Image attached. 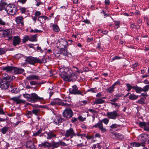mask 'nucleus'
<instances>
[{"label": "nucleus", "mask_w": 149, "mask_h": 149, "mask_svg": "<svg viewBox=\"0 0 149 149\" xmlns=\"http://www.w3.org/2000/svg\"><path fill=\"white\" fill-rule=\"evenodd\" d=\"M96 88H91L87 91V92H91L92 93H96Z\"/></svg>", "instance_id": "nucleus-49"}, {"label": "nucleus", "mask_w": 149, "mask_h": 149, "mask_svg": "<svg viewBox=\"0 0 149 149\" xmlns=\"http://www.w3.org/2000/svg\"><path fill=\"white\" fill-rule=\"evenodd\" d=\"M9 128L8 127H4L1 129L0 131L3 134H5L8 132Z\"/></svg>", "instance_id": "nucleus-33"}, {"label": "nucleus", "mask_w": 149, "mask_h": 149, "mask_svg": "<svg viewBox=\"0 0 149 149\" xmlns=\"http://www.w3.org/2000/svg\"><path fill=\"white\" fill-rule=\"evenodd\" d=\"M6 11L8 14L14 15L18 11L17 7L14 4L7 5L6 8Z\"/></svg>", "instance_id": "nucleus-5"}, {"label": "nucleus", "mask_w": 149, "mask_h": 149, "mask_svg": "<svg viewBox=\"0 0 149 149\" xmlns=\"http://www.w3.org/2000/svg\"><path fill=\"white\" fill-rule=\"evenodd\" d=\"M12 30L10 29L4 30L2 32V35L3 37H8L9 40L12 39Z\"/></svg>", "instance_id": "nucleus-10"}, {"label": "nucleus", "mask_w": 149, "mask_h": 149, "mask_svg": "<svg viewBox=\"0 0 149 149\" xmlns=\"http://www.w3.org/2000/svg\"><path fill=\"white\" fill-rule=\"evenodd\" d=\"M60 72L62 74H60V76L63 80L65 81H70L72 79V77H76L77 74L73 73L72 70L70 68L65 67L64 66L61 67L59 69Z\"/></svg>", "instance_id": "nucleus-1"}, {"label": "nucleus", "mask_w": 149, "mask_h": 149, "mask_svg": "<svg viewBox=\"0 0 149 149\" xmlns=\"http://www.w3.org/2000/svg\"><path fill=\"white\" fill-rule=\"evenodd\" d=\"M142 91L146 93L148 91L149 89V84L147 85L144 86L143 88H142Z\"/></svg>", "instance_id": "nucleus-39"}, {"label": "nucleus", "mask_w": 149, "mask_h": 149, "mask_svg": "<svg viewBox=\"0 0 149 149\" xmlns=\"http://www.w3.org/2000/svg\"><path fill=\"white\" fill-rule=\"evenodd\" d=\"M42 131V128H40V129L38 130L37 132L33 134V135L34 136L39 135V134L41 133Z\"/></svg>", "instance_id": "nucleus-43"}, {"label": "nucleus", "mask_w": 149, "mask_h": 149, "mask_svg": "<svg viewBox=\"0 0 149 149\" xmlns=\"http://www.w3.org/2000/svg\"><path fill=\"white\" fill-rule=\"evenodd\" d=\"M23 17H17L15 18V21L17 24H21L22 26L24 25Z\"/></svg>", "instance_id": "nucleus-20"}, {"label": "nucleus", "mask_w": 149, "mask_h": 149, "mask_svg": "<svg viewBox=\"0 0 149 149\" xmlns=\"http://www.w3.org/2000/svg\"><path fill=\"white\" fill-rule=\"evenodd\" d=\"M118 100V97H116L115 98H114L113 99H112L110 101L113 102H115L117 101Z\"/></svg>", "instance_id": "nucleus-62"}, {"label": "nucleus", "mask_w": 149, "mask_h": 149, "mask_svg": "<svg viewBox=\"0 0 149 149\" xmlns=\"http://www.w3.org/2000/svg\"><path fill=\"white\" fill-rule=\"evenodd\" d=\"M28 63L34 65L36 63H42L44 62V59L43 58L39 59V58L34 57L32 56L27 57L25 60Z\"/></svg>", "instance_id": "nucleus-4"}, {"label": "nucleus", "mask_w": 149, "mask_h": 149, "mask_svg": "<svg viewBox=\"0 0 149 149\" xmlns=\"http://www.w3.org/2000/svg\"><path fill=\"white\" fill-rule=\"evenodd\" d=\"M26 9L24 8L23 7L20 9L21 12L23 13H24L25 12Z\"/></svg>", "instance_id": "nucleus-63"}, {"label": "nucleus", "mask_w": 149, "mask_h": 149, "mask_svg": "<svg viewBox=\"0 0 149 149\" xmlns=\"http://www.w3.org/2000/svg\"><path fill=\"white\" fill-rule=\"evenodd\" d=\"M26 79L29 80L36 79L37 80L39 79V77L38 76L30 75L26 77Z\"/></svg>", "instance_id": "nucleus-28"}, {"label": "nucleus", "mask_w": 149, "mask_h": 149, "mask_svg": "<svg viewBox=\"0 0 149 149\" xmlns=\"http://www.w3.org/2000/svg\"><path fill=\"white\" fill-rule=\"evenodd\" d=\"M146 123L145 122H140L139 123V125L141 127H145V125H146Z\"/></svg>", "instance_id": "nucleus-55"}, {"label": "nucleus", "mask_w": 149, "mask_h": 149, "mask_svg": "<svg viewBox=\"0 0 149 149\" xmlns=\"http://www.w3.org/2000/svg\"><path fill=\"white\" fill-rule=\"evenodd\" d=\"M63 116L66 119H70L73 116L72 110L70 108L67 107L63 112Z\"/></svg>", "instance_id": "nucleus-6"}, {"label": "nucleus", "mask_w": 149, "mask_h": 149, "mask_svg": "<svg viewBox=\"0 0 149 149\" xmlns=\"http://www.w3.org/2000/svg\"><path fill=\"white\" fill-rule=\"evenodd\" d=\"M130 145L132 147H138L140 146H144V145L143 143L133 142L131 143Z\"/></svg>", "instance_id": "nucleus-25"}, {"label": "nucleus", "mask_w": 149, "mask_h": 149, "mask_svg": "<svg viewBox=\"0 0 149 149\" xmlns=\"http://www.w3.org/2000/svg\"><path fill=\"white\" fill-rule=\"evenodd\" d=\"M51 143H49V142L46 141L45 142L39 145V146L41 147L44 146L45 147H46L48 148H49L51 147Z\"/></svg>", "instance_id": "nucleus-27"}, {"label": "nucleus", "mask_w": 149, "mask_h": 149, "mask_svg": "<svg viewBox=\"0 0 149 149\" xmlns=\"http://www.w3.org/2000/svg\"><path fill=\"white\" fill-rule=\"evenodd\" d=\"M76 135V134L74 132L73 129L71 128L66 130L64 133V136L65 137H70V138H72L74 136Z\"/></svg>", "instance_id": "nucleus-9"}, {"label": "nucleus", "mask_w": 149, "mask_h": 149, "mask_svg": "<svg viewBox=\"0 0 149 149\" xmlns=\"http://www.w3.org/2000/svg\"><path fill=\"white\" fill-rule=\"evenodd\" d=\"M107 116L108 118L115 120L117 117L118 116V114L116 111H114L113 112L107 113Z\"/></svg>", "instance_id": "nucleus-14"}, {"label": "nucleus", "mask_w": 149, "mask_h": 149, "mask_svg": "<svg viewBox=\"0 0 149 149\" xmlns=\"http://www.w3.org/2000/svg\"><path fill=\"white\" fill-rule=\"evenodd\" d=\"M120 23L119 21H116L114 22L115 28L116 29H118L119 27Z\"/></svg>", "instance_id": "nucleus-41"}, {"label": "nucleus", "mask_w": 149, "mask_h": 149, "mask_svg": "<svg viewBox=\"0 0 149 149\" xmlns=\"http://www.w3.org/2000/svg\"><path fill=\"white\" fill-rule=\"evenodd\" d=\"M51 145V147H52V149L58 148L60 146L59 141L56 142L53 141H52Z\"/></svg>", "instance_id": "nucleus-23"}, {"label": "nucleus", "mask_w": 149, "mask_h": 149, "mask_svg": "<svg viewBox=\"0 0 149 149\" xmlns=\"http://www.w3.org/2000/svg\"><path fill=\"white\" fill-rule=\"evenodd\" d=\"M82 22H84L85 23H86V24H91V23L90 22V21L87 19H85V20L83 21Z\"/></svg>", "instance_id": "nucleus-64"}, {"label": "nucleus", "mask_w": 149, "mask_h": 149, "mask_svg": "<svg viewBox=\"0 0 149 149\" xmlns=\"http://www.w3.org/2000/svg\"><path fill=\"white\" fill-rule=\"evenodd\" d=\"M40 19H43V21H43V23L45 22L46 19H49L48 17L46 16H39L38 20L40 22V23H42Z\"/></svg>", "instance_id": "nucleus-31"}, {"label": "nucleus", "mask_w": 149, "mask_h": 149, "mask_svg": "<svg viewBox=\"0 0 149 149\" xmlns=\"http://www.w3.org/2000/svg\"><path fill=\"white\" fill-rule=\"evenodd\" d=\"M17 88H13L11 90V92L13 93H17Z\"/></svg>", "instance_id": "nucleus-58"}, {"label": "nucleus", "mask_w": 149, "mask_h": 149, "mask_svg": "<svg viewBox=\"0 0 149 149\" xmlns=\"http://www.w3.org/2000/svg\"><path fill=\"white\" fill-rule=\"evenodd\" d=\"M115 87L112 85L108 88L106 90L107 92L111 93L114 91Z\"/></svg>", "instance_id": "nucleus-34"}, {"label": "nucleus", "mask_w": 149, "mask_h": 149, "mask_svg": "<svg viewBox=\"0 0 149 149\" xmlns=\"http://www.w3.org/2000/svg\"><path fill=\"white\" fill-rule=\"evenodd\" d=\"M29 40L32 42L36 41L37 35H34L31 36V37L29 38Z\"/></svg>", "instance_id": "nucleus-37"}, {"label": "nucleus", "mask_w": 149, "mask_h": 149, "mask_svg": "<svg viewBox=\"0 0 149 149\" xmlns=\"http://www.w3.org/2000/svg\"><path fill=\"white\" fill-rule=\"evenodd\" d=\"M53 30L55 32H58L60 29L58 26L56 25L53 24L52 26Z\"/></svg>", "instance_id": "nucleus-35"}, {"label": "nucleus", "mask_w": 149, "mask_h": 149, "mask_svg": "<svg viewBox=\"0 0 149 149\" xmlns=\"http://www.w3.org/2000/svg\"><path fill=\"white\" fill-rule=\"evenodd\" d=\"M121 58V57L116 56L114 57H113L112 59H111L112 61H113L119 59Z\"/></svg>", "instance_id": "nucleus-59"}, {"label": "nucleus", "mask_w": 149, "mask_h": 149, "mask_svg": "<svg viewBox=\"0 0 149 149\" xmlns=\"http://www.w3.org/2000/svg\"><path fill=\"white\" fill-rule=\"evenodd\" d=\"M11 100H13L14 102H15L17 104L25 102V101L20 99L19 97H13L11 98Z\"/></svg>", "instance_id": "nucleus-19"}, {"label": "nucleus", "mask_w": 149, "mask_h": 149, "mask_svg": "<svg viewBox=\"0 0 149 149\" xmlns=\"http://www.w3.org/2000/svg\"><path fill=\"white\" fill-rule=\"evenodd\" d=\"M7 50L5 48H0V55H2L5 54Z\"/></svg>", "instance_id": "nucleus-38"}, {"label": "nucleus", "mask_w": 149, "mask_h": 149, "mask_svg": "<svg viewBox=\"0 0 149 149\" xmlns=\"http://www.w3.org/2000/svg\"><path fill=\"white\" fill-rule=\"evenodd\" d=\"M56 44L57 45V47L58 48H67L68 46V43L65 39L64 38H61L57 42Z\"/></svg>", "instance_id": "nucleus-7"}, {"label": "nucleus", "mask_w": 149, "mask_h": 149, "mask_svg": "<svg viewBox=\"0 0 149 149\" xmlns=\"http://www.w3.org/2000/svg\"><path fill=\"white\" fill-rule=\"evenodd\" d=\"M0 25L3 26L6 25V23L1 18H0Z\"/></svg>", "instance_id": "nucleus-48"}, {"label": "nucleus", "mask_w": 149, "mask_h": 149, "mask_svg": "<svg viewBox=\"0 0 149 149\" xmlns=\"http://www.w3.org/2000/svg\"><path fill=\"white\" fill-rule=\"evenodd\" d=\"M126 85L127 89V91H130L132 88L134 89V86H131L130 84L129 83L126 84Z\"/></svg>", "instance_id": "nucleus-36"}, {"label": "nucleus", "mask_w": 149, "mask_h": 149, "mask_svg": "<svg viewBox=\"0 0 149 149\" xmlns=\"http://www.w3.org/2000/svg\"><path fill=\"white\" fill-rule=\"evenodd\" d=\"M50 105L53 106L56 105L57 104H60V103L59 102L56 101L55 100H54L53 101L51 102L50 103Z\"/></svg>", "instance_id": "nucleus-47"}, {"label": "nucleus", "mask_w": 149, "mask_h": 149, "mask_svg": "<svg viewBox=\"0 0 149 149\" xmlns=\"http://www.w3.org/2000/svg\"><path fill=\"white\" fill-rule=\"evenodd\" d=\"M137 103L140 104H143L144 103V102L143 98H141L140 99L138 100Z\"/></svg>", "instance_id": "nucleus-54"}, {"label": "nucleus", "mask_w": 149, "mask_h": 149, "mask_svg": "<svg viewBox=\"0 0 149 149\" xmlns=\"http://www.w3.org/2000/svg\"><path fill=\"white\" fill-rule=\"evenodd\" d=\"M23 96L27 99V100L32 102H36L38 101L42 100L43 98L38 96L36 93H32L30 94H24Z\"/></svg>", "instance_id": "nucleus-3"}, {"label": "nucleus", "mask_w": 149, "mask_h": 149, "mask_svg": "<svg viewBox=\"0 0 149 149\" xmlns=\"http://www.w3.org/2000/svg\"><path fill=\"white\" fill-rule=\"evenodd\" d=\"M32 111H28L27 113L26 114V116L28 118H30L32 116Z\"/></svg>", "instance_id": "nucleus-46"}, {"label": "nucleus", "mask_w": 149, "mask_h": 149, "mask_svg": "<svg viewBox=\"0 0 149 149\" xmlns=\"http://www.w3.org/2000/svg\"><path fill=\"white\" fill-rule=\"evenodd\" d=\"M62 106H64L65 107H68L71 105V104L65 102H62L60 103V104Z\"/></svg>", "instance_id": "nucleus-45"}, {"label": "nucleus", "mask_w": 149, "mask_h": 149, "mask_svg": "<svg viewBox=\"0 0 149 149\" xmlns=\"http://www.w3.org/2000/svg\"><path fill=\"white\" fill-rule=\"evenodd\" d=\"M136 91V92L138 93H139L143 91L142 88L141 87H139L137 85L134 86V89Z\"/></svg>", "instance_id": "nucleus-32"}, {"label": "nucleus", "mask_w": 149, "mask_h": 149, "mask_svg": "<svg viewBox=\"0 0 149 149\" xmlns=\"http://www.w3.org/2000/svg\"><path fill=\"white\" fill-rule=\"evenodd\" d=\"M69 91L71 94L83 95L82 92L78 89L77 86L75 85L72 86V88L69 89Z\"/></svg>", "instance_id": "nucleus-12"}, {"label": "nucleus", "mask_w": 149, "mask_h": 149, "mask_svg": "<svg viewBox=\"0 0 149 149\" xmlns=\"http://www.w3.org/2000/svg\"><path fill=\"white\" fill-rule=\"evenodd\" d=\"M31 111L33 114L37 116L40 115V109L37 108L33 109Z\"/></svg>", "instance_id": "nucleus-26"}, {"label": "nucleus", "mask_w": 149, "mask_h": 149, "mask_svg": "<svg viewBox=\"0 0 149 149\" xmlns=\"http://www.w3.org/2000/svg\"><path fill=\"white\" fill-rule=\"evenodd\" d=\"M47 139L50 140L56 137L57 132L56 130L49 131V132H47Z\"/></svg>", "instance_id": "nucleus-11"}, {"label": "nucleus", "mask_w": 149, "mask_h": 149, "mask_svg": "<svg viewBox=\"0 0 149 149\" xmlns=\"http://www.w3.org/2000/svg\"><path fill=\"white\" fill-rule=\"evenodd\" d=\"M137 139L139 141L141 142V143H143L144 145L146 141L148 142L149 141V135L142 134L138 136Z\"/></svg>", "instance_id": "nucleus-8"}, {"label": "nucleus", "mask_w": 149, "mask_h": 149, "mask_svg": "<svg viewBox=\"0 0 149 149\" xmlns=\"http://www.w3.org/2000/svg\"><path fill=\"white\" fill-rule=\"evenodd\" d=\"M78 119L80 121H84L86 118H83L81 116H80L78 118Z\"/></svg>", "instance_id": "nucleus-56"}, {"label": "nucleus", "mask_w": 149, "mask_h": 149, "mask_svg": "<svg viewBox=\"0 0 149 149\" xmlns=\"http://www.w3.org/2000/svg\"><path fill=\"white\" fill-rule=\"evenodd\" d=\"M117 125L116 124H113L110 126L111 129H113L117 127Z\"/></svg>", "instance_id": "nucleus-61"}, {"label": "nucleus", "mask_w": 149, "mask_h": 149, "mask_svg": "<svg viewBox=\"0 0 149 149\" xmlns=\"http://www.w3.org/2000/svg\"><path fill=\"white\" fill-rule=\"evenodd\" d=\"M21 41V39L18 36H14L13 38V44L14 46H16L19 45Z\"/></svg>", "instance_id": "nucleus-16"}, {"label": "nucleus", "mask_w": 149, "mask_h": 149, "mask_svg": "<svg viewBox=\"0 0 149 149\" xmlns=\"http://www.w3.org/2000/svg\"><path fill=\"white\" fill-rule=\"evenodd\" d=\"M59 145L62 146H67V144H66L65 142H63L61 140H60L59 141Z\"/></svg>", "instance_id": "nucleus-51"}, {"label": "nucleus", "mask_w": 149, "mask_h": 149, "mask_svg": "<svg viewBox=\"0 0 149 149\" xmlns=\"http://www.w3.org/2000/svg\"><path fill=\"white\" fill-rule=\"evenodd\" d=\"M64 101L67 103H69L71 104V99L70 97H67L65 98L64 100Z\"/></svg>", "instance_id": "nucleus-53"}, {"label": "nucleus", "mask_w": 149, "mask_h": 149, "mask_svg": "<svg viewBox=\"0 0 149 149\" xmlns=\"http://www.w3.org/2000/svg\"><path fill=\"white\" fill-rule=\"evenodd\" d=\"M41 14L40 12L39 11H36L35 13V15L36 17H38L40 16Z\"/></svg>", "instance_id": "nucleus-60"}, {"label": "nucleus", "mask_w": 149, "mask_h": 149, "mask_svg": "<svg viewBox=\"0 0 149 149\" xmlns=\"http://www.w3.org/2000/svg\"><path fill=\"white\" fill-rule=\"evenodd\" d=\"M111 105H114V107H117L118 108L120 106V104H118L117 103H116L115 102H111Z\"/></svg>", "instance_id": "nucleus-50"}, {"label": "nucleus", "mask_w": 149, "mask_h": 149, "mask_svg": "<svg viewBox=\"0 0 149 149\" xmlns=\"http://www.w3.org/2000/svg\"><path fill=\"white\" fill-rule=\"evenodd\" d=\"M42 32V31L38 30L37 29H35L34 30L31 29L30 31V32L33 33H41Z\"/></svg>", "instance_id": "nucleus-44"}, {"label": "nucleus", "mask_w": 149, "mask_h": 149, "mask_svg": "<svg viewBox=\"0 0 149 149\" xmlns=\"http://www.w3.org/2000/svg\"><path fill=\"white\" fill-rule=\"evenodd\" d=\"M144 130L146 131L149 130V124L146 123V125L144 127Z\"/></svg>", "instance_id": "nucleus-52"}, {"label": "nucleus", "mask_w": 149, "mask_h": 149, "mask_svg": "<svg viewBox=\"0 0 149 149\" xmlns=\"http://www.w3.org/2000/svg\"><path fill=\"white\" fill-rule=\"evenodd\" d=\"M26 146L31 149H35L36 147L33 142L31 140L28 141L26 142Z\"/></svg>", "instance_id": "nucleus-18"}, {"label": "nucleus", "mask_w": 149, "mask_h": 149, "mask_svg": "<svg viewBox=\"0 0 149 149\" xmlns=\"http://www.w3.org/2000/svg\"><path fill=\"white\" fill-rule=\"evenodd\" d=\"M64 119L59 116H56L54 118V123L56 125L60 124L63 120Z\"/></svg>", "instance_id": "nucleus-17"}, {"label": "nucleus", "mask_w": 149, "mask_h": 149, "mask_svg": "<svg viewBox=\"0 0 149 149\" xmlns=\"http://www.w3.org/2000/svg\"><path fill=\"white\" fill-rule=\"evenodd\" d=\"M105 101L102 99L101 98H99L96 99L93 102V104H100L104 103Z\"/></svg>", "instance_id": "nucleus-21"}, {"label": "nucleus", "mask_w": 149, "mask_h": 149, "mask_svg": "<svg viewBox=\"0 0 149 149\" xmlns=\"http://www.w3.org/2000/svg\"><path fill=\"white\" fill-rule=\"evenodd\" d=\"M24 72V70L23 69L15 67H14V72L15 74H22Z\"/></svg>", "instance_id": "nucleus-24"}, {"label": "nucleus", "mask_w": 149, "mask_h": 149, "mask_svg": "<svg viewBox=\"0 0 149 149\" xmlns=\"http://www.w3.org/2000/svg\"><path fill=\"white\" fill-rule=\"evenodd\" d=\"M8 5L7 0H1L0 2V11L3 10H6V8Z\"/></svg>", "instance_id": "nucleus-15"}, {"label": "nucleus", "mask_w": 149, "mask_h": 149, "mask_svg": "<svg viewBox=\"0 0 149 149\" xmlns=\"http://www.w3.org/2000/svg\"><path fill=\"white\" fill-rule=\"evenodd\" d=\"M100 121H101L102 123L103 122L104 124L107 125L108 123L109 120L108 118H105L103 119Z\"/></svg>", "instance_id": "nucleus-42"}, {"label": "nucleus", "mask_w": 149, "mask_h": 149, "mask_svg": "<svg viewBox=\"0 0 149 149\" xmlns=\"http://www.w3.org/2000/svg\"><path fill=\"white\" fill-rule=\"evenodd\" d=\"M60 52L63 54V55L66 56H67L68 54L67 52V50L66 48H59Z\"/></svg>", "instance_id": "nucleus-30"}, {"label": "nucleus", "mask_w": 149, "mask_h": 149, "mask_svg": "<svg viewBox=\"0 0 149 149\" xmlns=\"http://www.w3.org/2000/svg\"><path fill=\"white\" fill-rule=\"evenodd\" d=\"M12 84L10 77L7 74H6L5 77L3 76V79H0V88L3 89H7L9 86L12 88L13 87Z\"/></svg>", "instance_id": "nucleus-2"}, {"label": "nucleus", "mask_w": 149, "mask_h": 149, "mask_svg": "<svg viewBox=\"0 0 149 149\" xmlns=\"http://www.w3.org/2000/svg\"><path fill=\"white\" fill-rule=\"evenodd\" d=\"M93 127L96 128L98 127L101 132L103 133H104L107 131L106 129L103 127V123L101 121L93 125Z\"/></svg>", "instance_id": "nucleus-13"}, {"label": "nucleus", "mask_w": 149, "mask_h": 149, "mask_svg": "<svg viewBox=\"0 0 149 149\" xmlns=\"http://www.w3.org/2000/svg\"><path fill=\"white\" fill-rule=\"evenodd\" d=\"M14 67L12 66H7L4 67L3 70H6L8 72H11L12 71L14 70Z\"/></svg>", "instance_id": "nucleus-22"}, {"label": "nucleus", "mask_w": 149, "mask_h": 149, "mask_svg": "<svg viewBox=\"0 0 149 149\" xmlns=\"http://www.w3.org/2000/svg\"><path fill=\"white\" fill-rule=\"evenodd\" d=\"M138 95H136L133 93H131L129 96V99L132 100H135L138 99Z\"/></svg>", "instance_id": "nucleus-29"}, {"label": "nucleus", "mask_w": 149, "mask_h": 149, "mask_svg": "<svg viewBox=\"0 0 149 149\" xmlns=\"http://www.w3.org/2000/svg\"><path fill=\"white\" fill-rule=\"evenodd\" d=\"M123 96V94L122 93H117L114 95V96L116 97H118V98L120 97H122Z\"/></svg>", "instance_id": "nucleus-57"}, {"label": "nucleus", "mask_w": 149, "mask_h": 149, "mask_svg": "<svg viewBox=\"0 0 149 149\" xmlns=\"http://www.w3.org/2000/svg\"><path fill=\"white\" fill-rule=\"evenodd\" d=\"M29 38L28 36H26L23 37L22 42L23 43H26L28 40H29Z\"/></svg>", "instance_id": "nucleus-40"}]
</instances>
